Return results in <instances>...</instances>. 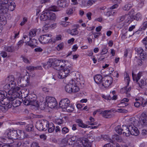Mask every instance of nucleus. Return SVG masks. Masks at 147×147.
<instances>
[{"label": "nucleus", "instance_id": "nucleus-1", "mask_svg": "<svg viewBox=\"0 0 147 147\" xmlns=\"http://www.w3.org/2000/svg\"><path fill=\"white\" fill-rule=\"evenodd\" d=\"M9 0H0V22H3L2 24L5 25L6 23V18L3 15L6 13L7 11V6H3L8 3Z\"/></svg>", "mask_w": 147, "mask_h": 147}, {"label": "nucleus", "instance_id": "nucleus-2", "mask_svg": "<svg viewBox=\"0 0 147 147\" xmlns=\"http://www.w3.org/2000/svg\"><path fill=\"white\" fill-rule=\"evenodd\" d=\"M130 134L135 136L138 135L139 132L138 128L135 127L138 121L135 118L132 117L129 119Z\"/></svg>", "mask_w": 147, "mask_h": 147}, {"label": "nucleus", "instance_id": "nucleus-3", "mask_svg": "<svg viewBox=\"0 0 147 147\" xmlns=\"http://www.w3.org/2000/svg\"><path fill=\"white\" fill-rule=\"evenodd\" d=\"M27 100H24L23 104L26 105H31L35 107L38 106V102L36 100V96L34 94H30L27 96Z\"/></svg>", "mask_w": 147, "mask_h": 147}, {"label": "nucleus", "instance_id": "nucleus-4", "mask_svg": "<svg viewBox=\"0 0 147 147\" xmlns=\"http://www.w3.org/2000/svg\"><path fill=\"white\" fill-rule=\"evenodd\" d=\"M59 106L62 109H66L69 112H71L74 110L73 105L70 104V101L67 98L62 99L59 103Z\"/></svg>", "mask_w": 147, "mask_h": 147}, {"label": "nucleus", "instance_id": "nucleus-5", "mask_svg": "<svg viewBox=\"0 0 147 147\" xmlns=\"http://www.w3.org/2000/svg\"><path fill=\"white\" fill-rule=\"evenodd\" d=\"M115 130L119 134L123 133L124 135L127 137H128L130 135L129 125L128 127L123 125L121 127L120 126L118 125L115 127Z\"/></svg>", "mask_w": 147, "mask_h": 147}, {"label": "nucleus", "instance_id": "nucleus-6", "mask_svg": "<svg viewBox=\"0 0 147 147\" xmlns=\"http://www.w3.org/2000/svg\"><path fill=\"white\" fill-rule=\"evenodd\" d=\"M51 35L47 34L41 36L39 38L40 42L42 44H47L49 43H53L56 42L55 41H52L51 39Z\"/></svg>", "mask_w": 147, "mask_h": 147}, {"label": "nucleus", "instance_id": "nucleus-7", "mask_svg": "<svg viewBox=\"0 0 147 147\" xmlns=\"http://www.w3.org/2000/svg\"><path fill=\"white\" fill-rule=\"evenodd\" d=\"M48 121L46 120H42L38 121L36 127V128L40 131H46L47 129V125Z\"/></svg>", "mask_w": 147, "mask_h": 147}, {"label": "nucleus", "instance_id": "nucleus-8", "mask_svg": "<svg viewBox=\"0 0 147 147\" xmlns=\"http://www.w3.org/2000/svg\"><path fill=\"white\" fill-rule=\"evenodd\" d=\"M61 61L57 59H51L50 62L49 63V65L50 66L53 67L54 69L57 70H60L63 68V66L61 65L59 66L60 63H61Z\"/></svg>", "mask_w": 147, "mask_h": 147}, {"label": "nucleus", "instance_id": "nucleus-9", "mask_svg": "<svg viewBox=\"0 0 147 147\" xmlns=\"http://www.w3.org/2000/svg\"><path fill=\"white\" fill-rule=\"evenodd\" d=\"M18 88L15 87L12 90H10L8 92L7 94L10 98L11 101L17 99L18 98Z\"/></svg>", "mask_w": 147, "mask_h": 147}, {"label": "nucleus", "instance_id": "nucleus-10", "mask_svg": "<svg viewBox=\"0 0 147 147\" xmlns=\"http://www.w3.org/2000/svg\"><path fill=\"white\" fill-rule=\"evenodd\" d=\"M5 134L7 135L8 139L16 140L18 139L17 130L8 129L6 130Z\"/></svg>", "mask_w": 147, "mask_h": 147}, {"label": "nucleus", "instance_id": "nucleus-11", "mask_svg": "<svg viewBox=\"0 0 147 147\" xmlns=\"http://www.w3.org/2000/svg\"><path fill=\"white\" fill-rule=\"evenodd\" d=\"M46 102L47 103V106L51 108L55 107L57 104L56 99L53 97H47Z\"/></svg>", "mask_w": 147, "mask_h": 147}, {"label": "nucleus", "instance_id": "nucleus-12", "mask_svg": "<svg viewBox=\"0 0 147 147\" xmlns=\"http://www.w3.org/2000/svg\"><path fill=\"white\" fill-rule=\"evenodd\" d=\"M64 61L67 63L65 64L63 66L62 70L65 73V74L68 76L70 71L72 70L73 65L69 63L67 61Z\"/></svg>", "mask_w": 147, "mask_h": 147}, {"label": "nucleus", "instance_id": "nucleus-13", "mask_svg": "<svg viewBox=\"0 0 147 147\" xmlns=\"http://www.w3.org/2000/svg\"><path fill=\"white\" fill-rule=\"evenodd\" d=\"M78 138L77 136H73L71 138H69L67 140L65 139L62 140V142H66L67 144L70 145H72L75 143L77 142Z\"/></svg>", "mask_w": 147, "mask_h": 147}, {"label": "nucleus", "instance_id": "nucleus-14", "mask_svg": "<svg viewBox=\"0 0 147 147\" xmlns=\"http://www.w3.org/2000/svg\"><path fill=\"white\" fill-rule=\"evenodd\" d=\"M112 78L111 77L105 78L102 82V85L105 88L109 87L111 84Z\"/></svg>", "mask_w": 147, "mask_h": 147}, {"label": "nucleus", "instance_id": "nucleus-15", "mask_svg": "<svg viewBox=\"0 0 147 147\" xmlns=\"http://www.w3.org/2000/svg\"><path fill=\"white\" fill-rule=\"evenodd\" d=\"M41 29H37L34 28L31 29L29 32V36L30 37H32L35 36L36 34L40 33Z\"/></svg>", "mask_w": 147, "mask_h": 147}, {"label": "nucleus", "instance_id": "nucleus-16", "mask_svg": "<svg viewBox=\"0 0 147 147\" xmlns=\"http://www.w3.org/2000/svg\"><path fill=\"white\" fill-rule=\"evenodd\" d=\"M95 2L96 0H88L87 1H83L82 2V5L84 7L89 8Z\"/></svg>", "mask_w": 147, "mask_h": 147}, {"label": "nucleus", "instance_id": "nucleus-17", "mask_svg": "<svg viewBox=\"0 0 147 147\" xmlns=\"http://www.w3.org/2000/svg\"><path fill=\"white\" fill-rule=\"evenodd\" d=\"M49 14L48 11L44 12L40 15V19L41 21H46V22H48L49 20L48 16Z\"/></svg>", "mask_w": 147, "mask_h": 147}, {"label": "nucleus", "instance_id": "nucleus-18", "mask_svg": "<svg viewBox=\"0 0 147 147\" xmlns=\"http://www.w3.org/2000/svg\"><path fill=\"white\" fill-rule=\"evenodd\" d=\"M73 82H74V81L72 80L71 81H70L69 83L68 84L65 86V89L67 92L70 93L72 92Z\"/></svg>", "mask_w": 147, "mask_h": 147}, {"label": "nucleus", "instance_id": "nucleus-19", "mask_svg": "<svg viewBox=\"0 0 147 147\" xmlns=\"http://www.w3.org/2000/svg\"><path fill=\"white\" fill-rule=\"evenodd\" d=\"M25 91L24 90H22L20 92H19V102L21 103L22 102H23L24 100H27V96H26L24 94V93H23L22 94V92H23Z\"/></svg>", "mask_w": 147, "mask_h": 147}, {"label": "nucleus", "instance_id": "nucleus-20", "mask_svg": "<svg viewBox=\"0 0 147 147\" xmlns=\"http://www.w3.org/2000/svg\"><path fill=\"white\" fill-rule=\"evenodd\" d=\"M6 96H7L6 97L4 98L1 101V104L5 105H8L10 102V101H11L10 98L8 97L9 96L7 93H6Z\"/></svg>", "mask_w": 147, "mask_h": 147}, {"label": "nucleus", "instance_id": "nucleus-21", "mask_svg": "<svg viewBox=\"0 0 147 147\" xmlns=\"http://www.w3.org/2000/svg\"><path fill=\"white\" fill-rule=\"evenodd\" d=\"M57 3V5L59 7H65L68 5L67 1L65 0H58Z\"/></svg>", "mask_w": 147, "mask_h": 147}, {"label": "nucleus", "instance_id": "nucleus-22", "mask_svg": "<svg viewBox=\"0 0 147 147\" xmlns=\"http://www.w3.org/2000/svg\"><path fill=\"white\" fill-rule=\"evenodd\" d=\"M26 44L32 48H34L37 45V40L34 38L30 39L28 43Z\"/></svg>", "mask_w": 147, "mask_h": 147}, {"label": "nucleus", "instance_id": "nucleus-23", "mask_svg": "<svg viewBox=\"0 0 147 147\" xmlns=\"http://www.w3.org/2000/svg\"><path fill=\"white\" fill-rule=\"evenodd\" d=\"M22 73L20 74V75L19 76V78H21L20 80V82H21V81H22L23 80L24 81V79L25 81L27 83H28L29 82V78H26L24 77L25 74L24 73L25 70L24 69H22Z\"/></svg>", "mask_w": 147, "mask_h": 147}, {"label": "nucleus", "instance_id": "nucleus-24", "mask_svg": "<svg viewBox=\"0 0 147 147\" xmlns=\"http://www.w3.org/2000/svg\"><path fill=\"white\" fill-rule=\"evenodd\" d=\"M102 76L100 74H98L95 76L94 77V80L95 82L98 84H100L102 82Z\"/></svg>", "mask_w": 147, "mask_h": 147}, {"label": "nucleus", "instance_id": "nucleus-25", "mask_svg": "<svg viewBox=\"0 0 147 147\" xmlns=\"http://www.w3.org/2000/svg\"><path fill=\"white\" fill-rule=\"evenodd\" d=\"M74 26L75 27H76V28L70 30L69 32L70 34L74 36L78 34L79 32L78 30V29L79 27V25H74Z\"/></svg>", "mask_w": 147, "mask_h": 147}, {"label": "nucleus", "instance_id": "nucleus-26", "mask_svg": "<svg viewBox=\"0 0 147 147\" xmlns=\"http://www.w3.org/2000/svg\"><path fill=\"white\" fill-rule=\"evenodd\" d=\"M140 122L144 126L147 125V116L145 114H142L141 117Z\"/></svg>", "mask_w": 147, "mask_h": 147}, {"label": "nucleus", "instance_id": "nucleus-27", "mask_svg": "<svg viewBox=\"0 0 147 147\" xmlns=\"http://www.w3.org/2000/svg\"><path fill=\"white\" fill-rule=\"evenodd\" d=\"M47 128L48 131L49 133L53 132L55 129V127L54 124L52 123H49L47 125Z\"/></svg>", "mask_w": 147, "mask_h": 147}, {"label": "nucleus", "instance_id": "nucleus-28", "mask_svg": "<svg viewBox=\"0 0 147 147\" xmlns=\"http://www.w3.org/2000/svg\"><path fill=\"white\" fill-rule=\"evenodd\" d=\"M60 70V71L58 72L57 75L56 76L58 78L63 79L67 76L62 70V69Z\"/></svg>", "mask_w": 147, "mask_h": 147}, {"label": "nucleus", "instance_id": "nucleus-29", "mask_svg": "<svg viewBox=\"0 0 147 147\" xmlns=\"http://www.w3.org/2000/svg\"><path fill=\"white\" fill-rule=\"evenodd\" d=\"M132 76L133 80H135L136 82H138V80L140 79V77L142 76V72H140L137 76L135 75L133 73H132Z\"/></svg>", "mask_w": 147, "mask_h": 147}, {"label": "nucleus", "instance_id": "nucleus-30", "mask_svg": "<svg viewBox=\"0 0 147 147\" xmlns=\"http://www.w3.org/2000/svg\"><path fill=\"white\" fill-rule=\"evenodd\" d=\"M143 98H141L140 99L136 98L135 100L136 101L134 103V106L136 107H139L141 105L143 104V102L142 101Z\"/></svg>", "mask_w": 147, "mask_h": 147}, {"label": "nucleus", "instance_id": "nucleus-31", "mask_svg": "<svg viewBox=\"0 0 147 147\" xmlns=\"http://www.w3.org/2000/svg\"><path fill=\"white\" fill-rule=\"evenodd\" d=\"M78 125L80 127L83 128H88V125L83 123L82 120L80 119H77L76 121Z\"/></svg>", "mask_w": 147, "mask_h": 147}, {"label": "nucleus", "instance_id": "nucleus-32", "mask_svg": "<svg viewBox=\"0 0 147 147\" xmlns=\"http://www.w3.org/2000/svg\"><path fill=\"white\" fill-rule=\"evenodd\" d=\"M14 78L12 76H9L8 77L6 80V81L7 83H12V84H13L14 85L16 86V83L14 81Z\"/></svg>", "mask_w": 147, "mask_h": 147}, {"label": "nucleus", "instance_id": "nucleus-33", "mask_svg": "<svg viewBox=\"0 0 147 147\" xmlns=\"http://www.w3.org/2000/svg\"><path fill=\"white\" fill-rule=\"evenodd\" d=\"M48 12L49 14V20L51 21V20H55L56 19V16L55 13L51 12L50 11H48Z\"/></svg>", "mask_w": 147, "mask_h": 147}, {"label": "nucleus", "instance_id": "nucleus-34", "mask_svg": "<svg viewBox=\"0 0 147 147\" xmlns=\"http://www.w3.org/2000/svg\"><path fill=\"white\" fill-rule=\"evenodd\" d=\"M101 138L105 141H107L111 143H113V141L107 135H102L101 136Z\"/></svg>", "mask_w": 147, "mask_h": 147}, {"label": "nucleus", "instance_id": "nucleus-35", "mask_svg": "<svg viewBox=\"0 0 147 147\" xmlns=\"http://www.w3.org/2000/svg\"><path fill=\"white\" fill-rule=\"evenodd\" d=\"M15 85L12 84V83H7L4 86V88L5 89H9L10 88L11 89H13L16 87Z\"/></svg>", "mask_w": 147, "mask_h": 147}, {"label": "nucleus", "instance_id": "nucleus-36", "mask_svg": "<svg viewBox=\"0 0 147 147\" xmlns=\"http://www.w3.org/2000/svg\"><path fill=\"white\" fill-rule=\"evenodd\" d=\"M13 102H12V106L13 107V110H16V109H18V108H17L18 106V100L17 99H15V100H13V101H11Z\"/></svg>", "mask_w": 147, "mask_h": 147}, {"label": "nucleus", "instance_id": "nucleus-37", "mask_svg": "<svg viewBox=\"0 0 147 147\" xmlns=\"http://www.w3.org/2000/svg\"><path fill=\"white\" fill-rule=\"evenodd\" d=\"M72 92H78L79 90V88L75 84V82H73V86L72 87Z\"/></svg>", "mask_w": 147, "mask_h": 147}, {"label": "nucleus", "instance_id": "nucleus-38", "mask_svg": "<svg viewBox=\"0 0 147 147\" xmlns=\"http://www.w3.org/2000/svg\"><path fill=\"white\" fill-rule=\"evenodd\" d=\"M113 111L112 110H105L103 111L100 114L102 115V116L106 118H107V115H109L108 114L109 113L112 112Z\"/></svg>", "mask_w": 147, "mask_h": 147}, {"label": "nucleus", "instance_id": "nucleus-39", "mask_svg": "<svg viewBox=\"0 0 147 147\" xmlns=\"http://www.w3.org/2000/svg\"><path fill=\"white\" fill-rule=\"evenodd\" d=\"M112 138L113 139H115L118 142H121L122 141V139L121 136L117 134H115L113 136Z\"/></svg>", "mask_w": 147, "mask_h": 147}, {"label": "nucleus", "instance_id": "nucleus-40", "mask_svg": "<svg viewBox=\"0 0 147 147\" xmlns=\"http://www.w3.org/2000/svg\"><path fill=\"white\" fill-rule=\"evenodd\" d=\"M147 28V20L144 22L139 29L140 31L144 30Z\"/></svg>", "mask_w": 147, "mask_h": 147}, {"label": "nucleus", "instance_id": "nucleus-41", "mask_svg": "<svg viewBox=\"0 0 147 147\" xmlns=\"http://www.w3.org/2000/svg\"><path fill=\"white\" fill-rule=\"evenodd\" d=\"M8 3L6 5H3V6H5L6 5L7 6V12L8 11V10H9L11 11H13L14 10L15 6L11 4V3H10V5L9 6H8L7 5Z\"/></svg>", "mask_w": 147, "mask_h": 147}, {"label": "nucleus", "instance_id": "nucleus-42", "mask_svg": "<svg viewBox=\"0 0 147 147\" xmlns=\"http://www.w3.org/2000/svg\"><path fill=\"white\" fill-rule=\"evenodd\" d=\"M84 146L85 147H91V144L88 139H86L84 140Z\"/></svg>", "mask_w": 147, "mask_h": 147}, {"label": "nucleus", "instance_id": "nucleus-43", "mask_svg": "<svg viewBox=\"0 0 147 147\" xmlns=\"http://www.w3.org/2000/svg\"><path fill=\"white\" fill-rule=\"evenodd\" d=\"M124 76H125V81L127 83V86H128L129 85V81L130 80L129 75L127 73H126Z\"/></svg>", "mask_w": 147, "mask_h": 147}, {"label": "nucleus", "instance_id": "nucleus-44", "mask_svg": "<svg viewBox=\"0 0 147 147\" xmlns=\"http://www.w3.org/2000/svg\"><path fill=\"white\" fill-rule=\"evenodd\" d=\"M132 7L131 5L129 4H127L125 5L123 7V10L126 11L129 10Z\"/></svg>", "mask_w": 147, "mask_h": 147}, {"label": "nucleus", "instance_id": "nucleus-45", "mask_svg": "<svg viewBox=\"0 0 147 147\" xmlns=\"http://www.w3.org/2000/svg\"><path fill=\"white\" fill-rule=\"evenodd\" d=\"M51 21L49 20L47 22H45V25L43 27V29L45 30H47L50 27V24H51Z\"/></svg>", "mask_w": 147, "mask_h": 147}, {"label": "nucleus", "instance_id": "nucleus-46", "mask_svg": "<svg viewBox=\"0 0 147 147\" xmlns=\"http://www.w3.org/2000/svg\"><path fill=\"white\" fill-rule=\"evenodd\" d=\"M20 139H23L25 137H26L27 136H25V133L24 131L20 130ZM20 135L19 134V136Z\"/></svg>", "mask_w": 147, "mask_h": 147}, {"label": "nucleus", "instance_id": "nucleus-47", "mask_svg": "<svg viewBox=\"0 0 147 147\" xmlns=\"http://www.w3.org/2000/svg\"><path fill=\"white\" fill-rule=\"evenodd\" d=\"M34 126L32 124H29L26 127V129L27 131H31L33 128Z\"/></svg>", "mask_w": 147, "mask_h": 147}, {"label": "nucleus", "instance_id": "nucleus-48", "mask_svg": "<svg viewBox=\"0 0 147 147\" xmlns=\"http://www.w3.org/2000/svg\"><path fill=\"white\" fill-rule=\"evenodd\" d=\"M135 50L138 54L140 55L144 52L143 49L141 47L136 48Z\"/></svg>", "mask_w": 147, "mask_h": 147}, {"label": "nucleus", "instance_id": "nucleus-49", "mask_svg": "<svg viewBox=\"0 0 147 147\" xmlns=\"http://www.w3.org/2000/svg\"><path fill=\"white\" fill-rule=\"evenodd\" d=\"M69 129L66 127H64L62 128L61 130V133L63 134H65L68 133L69 131Z\"/></svg>", "mask_w": 147, "mask_h": 147}, {"label": "nucleus", "instance_id": "nucleus-50", "mask_svg": "<svg viewBox=\"0 0 147 147\" xmlns=\"http://www.w3.org/2000/svg\"><path fill=\"white\" fill-rule=\"evenodd\" d=\"M21 58H22V59L23 61L27 64H30V61L28 59L26 58L23 55H22L20 57Z\"/></svg>", "mask_w": 147, "mask_h": 147}, {"label": "nucleus", "instance_id": "nucleus-51", "mask_svg": "<svg viewBox=\"0 0 147 147\" xmlns=\"http://www.w3.org/2000/svg\"><path fill=\"white\" fill-rule=\"evenodd\" d=\"M56 123L58 125H60L62 124L64 122V121L62 119H57L55 120Z\"/></svg>", "mask_w": 147, "mask_h": 147}, {"label": "nucleus", "instance_id": "nucleus-52", "mask_svg": "<svg viewBox=\"0 0 147 147\" xmlns=\"http://www.w3.org/2000/svg\"><path fill=\"white\" fill-rule=\"evenodd\" d=\"M64 47V44L63 42L59 44L56 47L58 51H59L63 49Z\"/></svg>", "mask_w": 147, "mask_h": 147}, {"label": "nucleus", "instance_id": "nucleus-53", "mask_svg": "<svg viewBox=\"0 0 147 147\" xmlns=\"http://www.w3.org/2000/svg\"><path fill=\"white\" fill-rule=\"evenodd\" d=\"M4 48L5 50L8 52H12L13 51V49L11 47L5 46Z\"/></svg>", "mask_w": 147, "mask_h": 147}, {"label": "nucleus", "instance_id": "nucleus-54", "mask_svg": "<svg viewBox=\"0 0 147 147\" xmlns=\"http://www.w3.org/2000/svg\"><path fill=\"white\" fill-rule=\"evenodd\" d=\"M31 37H29L28 38V36L26 35H24L23 39H24L25 43H28L29 41L30 40Z\"/></svg>", "mask_w": 147, "mask_h": 147}, {"label": "nucleus", "instance_id": "nucleus-55", "mask_svg": "<svg viewBox=\"0 0 147 147\" xmlns=\"http://www.w3.org/2000/svg\"><path fill=\"white\" fill-rule=\"evenodd\" d=\"M127 86V85L125 87V88H122V89H121L120 91H121V92H123V90H125V91H126V94H127V93L129 92L130 90H131V88L130 87H129L128 89H127V86Z\"/></svg>", "mask_w": 147, "mask_h": 147}, {"label": "nucleus", "instance_id": "nucleus-56", "mask_svg": "<svg viewBox=\"0 0 147 147\" xmlns=\"http://www.w3.org/2000/svg\"><path fill=\"white\" fill-rule=\"evenodd\" d=\"M28 21V18L26 17H24L22 21L20 24V25L21 26H23Z\"/></svg>", "mask_w": 147, "mask_h": 147}, {"label": "nucleus", "instance_id": "nucleus-57", "mask_svg": "<svg viewBox=\"0 0 147 147\" xmlns=\"http://www.w3.org/2000/svg\"><path fill=\"white\" fill-rule=\"evenodd\" d=\"M6 93H7L5 91H0V99H3L6 96Z\"/></svg>", "mask_w": 147, "mask_h": 147}, {"label": "nucleus", "instance_id": "nucleus-58", "mask_svg": "<svg viewBox=\"0 0 147 147\" xmlns=\"http://www.w3.org/2000/svg\"><path fill=\"white\" fill-rule=\"evenodd\" d=\"M49 11H58L57 9V6H52L51 7H50L49 9Z\"/></svg>", "mask_w": 147, "mask_h": 147}, {"label": "nucleus", "instance_id": "nucleus-59", "mask_svg": "<svg viewBox=\"0 0 147 147\" xmlns=\"http://www.w3.org/2000/svg\"><path fill=\"white\" fill-rule=\"evenodd\" d=\"M141 18V15L140 13H138L134 17V19L137 20H139V19H140Z\"/></svg>", "mask_w": 147, "mask_h": 147}, {"label": "nucleus", "instance_id": "nucleus-60", "mask_svg": "<svg viewBox=\"0 0 147 147\" xmlns=\"http://www.w3.org/2000/svg\"><path fill=\"white\" fill-rule=\"evenodd\" d=\"M75 77L74 78L76 79L78 81V80H80L82 78V76L80 75L79 72H77L75 74Z\"/></svg>", "mask_w": 147, "mask_h": 147}, {"label": "nucleus", "instance_id": "nucleus-61", "mask_svg": "<svg viewBox=\"0 0 147 147\" xmlns=\"http://www.w3.org/2000/svg\"><path fill=\"white\" fill-rule=\"evenodd\" d=\"M127 105V104L123 102H121L120 103L117 105L118 107H124Z\"/></svg>", "mask_w": 147, "mask_h": 147}, {"label": "nucleus", "instance_id": "nucleus-62", "mask_svg": "<svg viewBox=\"0 0 147 147\" xmlns=\"http://www.w3.org/2000/svg\"><path fill=\"white\" fill-rule=\"evenodd\" d=\"M125 18V17L124 16H122L119 18H118L117 20V22L120 23L122 22H123L124 21Z\"/></svg>", "mask_w": 147, "mask_h": 147}, {"label": "nucleus", "instance_id": "nucleus-63", "mask_svg": "<svg viewBox=\"0 0 147 147\" xmlns=\"http://www.w3.org/2000/svg\"><path fill=\"white\" fill-rule=\"evenodd\" d=\"M0 54L1 56H2L3 58L6 57L7 56V53L6 52L3 51H1L0 53Z\"/></svg>", "mask_w": 147, "mask_h": 147}, {"label": "nucleus", "instance_id": "nucleus-64", "mask_svg": "<svg viewBox=\"0 0 147 147\" xmlns=\"http://www.w3.org/2000/svg\"><path fill=\"white\" fill-rule=\"evenodd\" d=\"M73 10L72 9L68 8L66 11V13L68 15H71L73 13Z\"/></svg>", "mask_w": 147, "mask_h": 147}]
</instances>
